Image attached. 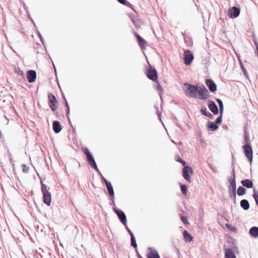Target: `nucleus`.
<instances>
[{"label":"nucleus","instance_id":"f257e3e1","mask_svg":"<svg viewBox=\"0 0 258 258\" xmlns=\"http://www.w3.org/2000/svg\"><path fill=\"white\" fill-rule=\"evenodd\" d=\"M184 85L186 86V95L190 97L197 98L198 93L199 92V87L188 83H185Z\"/></svg>","mask_w":258,"mask_h":258},{"label":"nucleus","instance_id":"f03ea898","mask_svg":"<svg viewBox=\"0 0 258 258\" xmlns=\"http://www.w3.org/2000/svg\"><path fill=\"white\" fill-rule=\"evenodd\" d=\"M149 68L146 70L145 74L148 79L152 81H157L158 73L154 67L151 66L149 62Z\"/></svg>","mask_w":258,"mask_h":258},{"label":"nucleus","instance_id":"7ed1b4c3","mask_svg":"<svg viewBox=\"0 0 258 258\" xmlns=\"http://www.w3.org/2000/svg\"><path fill=\"white\" fill-rule=\"evenodd\" d=\"M194 173L192 168L189 166H184L182 168V175L184 179L188 182H191L190 175Z\"/></svg>","mask_w":258,"mask_h":258},{"label":"nucleus","instance_id":"20e7f679","mask_svg":"<svg viewBox=\"0 0 258 258\" xmlns=\"http://www.w3.org/2000/svg\"><path fill=\"white\" fill-rule=\"evenodd\" d=\"M245 156L247 158L248 161L251 163L253 159V151L251 144L244 145L242 147Z\"/></svg>","mask_w":258,"mask_h":258},{"label":"nucleus","instance_id":"39448f33","mask_svg":"<svg viewBox=\"0 0 258 258\" xmlns=\"http://www.w3.org/2000/svg\"><path fill=\"white\" fill-rule=\"evenodd\" d=\"M48 105L51 110L55 111L58 107V101L55 96L50 93H48Z\"/></svg>","mask_w":258,"mask_h":258},{"label":"nucleus","instance_id":"423d86ee","mask_svg":"<svg viewBox=\"0 0 258 258\" xmlns=\"http://www.w3.org/2000/svg\"><path fill=\"white\" fill-rule=\"evenodd\" d=\"M113 210L117 215L120 222L124 226H126V224L127 223V219L125 213L121 210L117 209L116 207H113Z\"/></svg>","mask_w":258,"mask_h":258},{"label":"nucleus","instance_id":"0eeeda50","mask_svg":"<svg viewBox=\"0 0 258 258\" xmlns=\"http://www.w3.org/2000/svg\"><path fill=\"white\" fill-rule=\"evenodd\" d=\"M236 176L235 173L234 167L232 168L231 177H228V180L230 183L228 185V191L236 190Z\"/></svg>","mask_w":258,"mask_h":258},{"label":"nucleus","instance_id":"6e6552de","mask_svg":"<svg viewBox=\"0 0 258 258\" xmlns=\"http://www.w3.org/2000/svg\"><path fill=\"white\" fill-rule=\"evenodd\" d=\"M240 13V9L239 7L233 6L230 7L227 12V16L231 19L238 17Z\"/></svg>","mask_w":258,"mask_h":258},{"label":"nucleus","instance_id":"1a4fd4ad","mask_svg":"<svg viewBox=\"0 0 258 258\" xmlns=\"http://www.w3.org/2000/svg\"><path fill=\"white\" fill-rule=\"evenodd\" d=\"M184 53V63L186 66H189L194 58V55L189 49L185 50Z\"/></svg>","mask_w":258,"mask_h":258},{"label":"nucleus","instance_id":"9d476101","mask_svg":"<svg viewBox=\"0 0 258 258\" xmlns=\"http://www.w3.org/2000/svg\"><path fill=\"white\" fill-rule=\"evenodd\" d=\"M84 153L86 155L87 161L89 166L96 165V162L94 158L87 148L85 149Z\"/></svg>","mask_w":258,"mask_h":258},{"label":"nucleus","instance_id":"9b49d317","mask_svg":"<svg viewBox=\"0 0 258 258\" xmlns=\"http://www.w3.org/2000/svg\"><path fill=\"white\" fill-rule=\"evenodd\" d=\"M205 84L212 93H215L217 91V85L212 79H207L205 80Z\"/></svg>","mask_w":258,"mask_h":258},{"label":"nucleus","instance_id":"f8f14e48","mask_svg":"<svg viewBox=\"0 0 258 258\" xmlns=\"http://www.w3.org/2000/svg\"><path fill=\"white\" fill-rule=\"evenodd\" d=\"M208 107L213 115H217L219 113V108L214 101L209 100L208 101Z\"/></svg>","mask_w":258,"mask_h":258},{"label":"nucleus","instance_id":"ddd939ff","mask_svg":"<svg viewBox=\"0 0 258 258\" xmlns=\"http://www.w3.org/2000/svg\"><path fill=\"white\" fill-rule=\"evenodd\" d=\"M26 76L28 82L32 83L35 82L37 77L35 71L32 70L28 71L26 73Z\"/></svg>","mask_w":258,"mask_h":258},{"label":"nucleus","instance_id":"4468645a","mask_svg":"<svg viewBox=\"0 0 258 258\" xmlns=\"http://www.w3.org/2000/svg\"><path fill=\"white\" fill-rule=\"evenodd\" d=\"M134 35L136 37L138 44L142 49H145L146 45H147L146 41L139 34L136 32H134Z\"/></svg>","mask_w":258,"mask_h":258},{"label":"nucleus","instance_id":"2eb2a0df","mask_svg":"<svg viewBox=\"0 0 258 258\" xmlns=\"http://www.w3.org/2000/svg\"><path fill=\"white\" fill-rule=\"evenodd\" d=\"M43 202L47 206H50L51 202V195L49 191L42 192Z\"/></svg>","mask_w":258,"mask_h":258},{"label":"nucleus","instance_id":"dca6fc26","mask_svg":"<svg viewBox=\"0 0 258 258\" xmlns=\"http://www.w3.org/2000/svg\"><path fill=\"white\" fill-rule=\"evenodd\" d=\"M247 124H245L243 127L244 132V141L245 142L244 145L251 144V141L250 140L249 133L247 127Z\"/></svg>","mask_w":258,"mask_h":258},{"label":"nucleus","instance_id":"f3484780","mask_svg":"<svg viewBox=\"0 0 258 258\" xmlns=\"http://www.w3.org/2000/svg\"><path fill=\"white\" fill-rule=\"evenodd\" d=\"M148 249L149 251L147 253V258H161L156 250L152 247H148Z\"/></svg>","mask_w":258,"mask_h":258},{"label":"nucleus","instance_id":"a211bd4d","mask_svg":"<svg viewBox=\"0 0 258 258\" xmlns=\"http://www.w3.org/2000/svg\"><path fill=\"white\" fill-rule=\"evenodd\" d=\"M52 127L55 133L58 134L61 131L62 127L59 121L54 120L53 121Z\"/></svg>","mask_w":258,"mask_h":258},{"label":"nucleus","instance_id":"6ab92c4d","mask_svg":"<svg viewBox=\"0 0 258 258\" xmlns=\"http://www.w3.org/2000/svg\"><path fill=\"white\" fill-rule=\"evenodd\" d=\"M236 55L237 56V58H238V61L239 63L240 69H241L242 71L243 72L244 76L246 78L248 79L249 76H248V72H247L246 68L244 66V64L240 58V55H238L237 54H236Z\"/></svg>","mask_w":258,"mask_h":258},{"label":"nucleus","instance_id":"aec40b11","mask_svg":"<svg viewBox=\"0 0 258 258\" xmlns=\"http://www.w3.org/2000/svg\"><path fill=\"white\" fill-rule=\"evenodd\" d=\"M225 258H236L234 252L231 248L225 249Z\"/></svg>","mask_w":258,"mask_h":258},{"label":"nucleus","instance_id":"412c9836","mask_svg":"<svg viewBox=\"0 0 258 258\" xmlns=\"http://www.w3.org/2000/svg\"><path fill=\"white\" fill-rule=\"evenodd\" d=\"M206 126L210 131H215L219 128V126L217 124L211 121L207 122Z\"/></svg>","mask_w":258,"mask_h":258},{"label":"nucleus","instance_id":"4be33fe9","mask_svg":"<svg viewBox=\"0 0 258 258\" xmlns=\"http://www.w3.org/2000/svg\"><path fill=\"white\" fill-rule=\"evenodd\" d=\"M241 184L243 187L247 188H251L253 187V183L252 181L248 179H243L241 181Z\"/></svg>","mask_w":258,"mask_h":258},{"label":"nucleus","instance_id":"5701e85b","mask_svg":"<svg viewBox=\"0 0 258 258\" xmlns=\"http://www.w3.org/2000/svg\"><path fill=\"white\" fill-rule=\"evenodd\" d=\"M249 233L253 238L258 237V227L253 226L249 229Z\"/></svg>","mask_w":258,"mask_h":258},{"label":"nucleus","instance_id":"b1692460","mask_svg":"<svg viewBox=\"0 0 258 258\" xmlns=\"http://www.w3.org/2000/svg\"><path fill=\"white\" fill-rule=\"evenodd\" d=\"M106 186L110 197L112 199H114V192L111 182L106 183Z\"/></svg>","mask_w":258,"mask_h":258},{"label":"nucleus","instance_id":"393cba45","mask_svg":"<svg viewBox=\"0 0 258 258\" xmlns=\"http://www.w3.org/2000/svg\"><path fill=\"white\" fill-rule=\"evenodd\" d=\"M241 207L244 210H247L249 209L250 206L248 200L246 199L242 200L240 202Z\"/></svg>","mask_w":258,"mask_h":258},{"label":"nucleus","instance_id":"a878e982","mask_svg":"<svg viewBox=\"0 0 258 258\" xmlns=\"http://www.w3.org/2000/svg\"><path fill=\"white\" fill-rule=\"evenodd\" d=\"M183 236L184 237V239L187 242H191L193 240V237L191 236V235L189 233V232L185 230L183 232Z\"/></svg>","mask_w":258,"mask_h":258},{"label":"nucleus","instance_id":"bb28decb","mask_svg":"<svg viewBox=\"0 0 258 258\" xmlns=\"http://www.w3.org/2000/svg\"><path fill=\"white\" fill-rule=\"evenodd\" d=\"M199 91H201L204 94V95L206 96V97L208 99L210 97L211 95L209 92L208 90L206 88V87L204 85H201L199 87Z\"/></svg>","mask_w":258,"mask_h":258},{"label":"nucleus","instance_id":"cd10ccee","mask_svg":"<svg viewBox=\"0 0 258 258\" xmlns=\"http://www.w3.org/2000/svg\"><path fill=\"white\" fill-rule=\"evenodd\" d=\"M216 101L218 103V105L219 106V112L220 113V114H221V115L223 114L224 105H223L222 100L219 98H216Z\"/></svg>","mask_w":258,"mask_h":258},{"label":"nucleus","instance_id":"c85d7f7f","mask_svg":"<svg viewBox=\"0 0 258 258\" xmlns=\"http://www.w3.org/2000/svg\"><path fill=\"white\" fill-rule=\"evenodd\" d=\"M184 41L187 46L189 47L192 45V40L190 36L184 35Z\"/></svg>","mask_w":258,"mask_h":258},{"label":"nucleus","instance_id":"c756f323","mask_svg":"<svg viewBox=\"0 0 258 258\" xmlns=\"http://www.w3.org/2000/svg\"><path fill=\"white\" fill-rule=\"evenodd\" d=\"M236 192L238 196H242L246 194V189L243 186H240L238 187Z\"/></svg>","mask_w":258,"mask_h":258},{"label":"nucleus","instance_id":"7c9ffc66","mask_svg":"<svg viewBox=\"0 0 258 258\" xmlns=\"http://www.w3.org/2000/svg\"><path fill=\"white\" fill-rule=\"evenodd\" d=\"M117 1L120 4H122L124 6H125L127 7L130 8L133 11H135V10L134 9V8H133V5L132 4H131L130 3H129L128 2H127L126 0H117Z\"/></svg>","mask_w":258,"mask_h":258},{"label":"nucleus","instance_id":"2f4dec72","mask_svg":"<svg viewBox=\"0 0 258 258\" xmlns=\"http://www.w3.org/2000/svg\"><path fill=\"white\" fill-rule=\"evenodd\" d=\"M180 187L181 193L184 195H186L187 192V186L186 184L180 183Z\"/></svg>","mask_w":258,"mask_h":258},{"label":"nucleus","instance_id":"473e14b6","mask_svg":"<svg viewBox=\"0 0 258 258\" xmlns=\"http://www.w3.org/2000/svg\"><path fill=\"white\" fill-rule=\"evenodd\" d=\"M252 197L255 200L256 205H258V191L255 189V188H254L253 189Z\"/></svg>","mask_w":258,"mask_h":258},{"label":"nucleus","instance_id":"72a5a7b5","mask_svg":"<svg viewBox=\"0 0 258 258\" xmlns=\"http://www.w3.org/2000/svg\"><path fill=\"white\" fill-rule=\"evenodd\" d=\"M64 105H65V106L67 108L66 113H67V117H68V120H69L70 123H71L70 119L69 117V115L70 112V107H69V104H68V102L67 99H65Z\"/></svg>","mask_w":258,"mask_h":258},{"label":"nucleus","instance_id":"f704fd0d","mask_svg":"<svg viewBox=\"0 0 258 258\" xmlns=\"http://www.w3.org/2000/svg\"><path fill=\"white\" fill-rule=\"evenodd\" d=\"M175 160L177 161V162H178L179 163H180L182 166H186V162L182 159L178 155H176L175 157Z\"/></svg>","mask_w":258,"mask_h":258},{"label":"nucleus","instance_id":"c9c22d12","mask_svg":"<svg viewBox=\"0 0 258 258\" xmlns=\"http://www.w3.org/2000/svg\"><path fill=\"white\" fill-rule=\"evenodd\" d=\"M197 98L204 100H205L208 99L206 97V96L204 95V93L202 92L201 91H199V92H198Z\"/></svg>","mask_w":258,"mask_h":258},{"label":"nucleus","instance_id":"e433bc0d","mask_svg":"<svg viewBox=\"0 0 258 258\" xmlns=\"http://www.w3.org/2000/svg\"><path fill=\"white\" fill-rule=\"evenodd\" d=\"M131 245L135 248L137 249V244L136 242V240L135 236H132L131 237Z\"/></svg>","mask_w":258,"mask_h":258},{"label":"nucleus","instance_id":"4c0bfd02","mask_svg":"<svg viewBox=\"0 0 258 258\" xmlns=\"http://www.w3.org/2000/svg\"><path fill=\"white\" fill-rule=\"evenodd\" d=\"M236 190L228 191L229 198L231 199L236 198Z\"/></svg>","mask_w":258,"mask_h":258},{"label":"nucleus","instance_id":"58836bf2","mask_svg":"<svg viewBox=\"0 0 258 258\" xmlns=\"http://www.w3.org/2000/svg\"><path fill=\"white\" fill-rule=\"evenodd\" d=\"M222 116L223 114H220L219 116L216 118L215 123L217 124L218 126L222 123Z\"/></svg>","mask_w":258,"mask_h":258},{"label":"nucleus","instance_id":"ea45409f","mask_svg":"<svg viewBox=\"0 0 258 258\" xmlns=\"http://www.w3.org/2000/svg\"><path fill=\"white\" fill-rule=\"evenodd\" d=\"M226 226L231 231H233V232H236L237 231V229L236 227H234V226H232L231 224H226Z\"/></svg>","mask_w":258,"mask_h":258},{"label":"nucleus","instance_id":"a19ab883","mask_svg":"<svg viewBox=\"0 0 258 258\" xmlns=\"http://www.w3.org/2000/svg\"><path fill=\"white\" fill-rule=\"evenodd\" d=\"M22 167H23L22 170L24 173H28L29 171V167L26 165L25 164H23L22 165Z\"/></svg>","mask_w":258,"mask_h":258},{"label":"nucleus","instance_id":"79ce46f5","mask_svg":"<svg viewBox=\"0 0 258 258\" xmlns=\"http://www.w3.org/2000/svg\"><path fill=\"white\" fill-rule=\"evenodd\" d=\"M181 221L184 223L185 225H188L189 223L187 219V217L184 216H180Z\"/></svg>","mask_w":258,"mask_h":258},{"label":"nucleus","instance_id":"37998d69","mask_svg":"<svg viewBox=\"0 0 258 258\" xmlns=\"http://www.w3.org/2000/svg\"><path fill=\"white\" fill-rule=\"evenodd\" d=\"M37 35H38V37L39 38V39H40V40L41 42H42V43L44 47H45V44H46V43H45V41H44V39H43V38L42 36L41 35V33H40L39 31H38V32H37Z\"/></svg>","mask_w":258,"mask_h":258},{"label":"nucleus","instance_id":"c03bdc74","mask_svg":"<svg viewBox=\"0 0 258 258\" xmlns=\"http://www.w3.org/2000/svg\"><path fill=\"white\" fill-rule=\"evenodd\" d=\"M90 166L91 168H93L96 172H97L100 175V176L102 178V176H103V175L101 174V173L100 172V170H99L96 163V165H92V166Z\"/></svg>","mask_w":258,"mask_h":258},{"label":"nucleus","instance_id":"a18cd8bd","mask_svg":"<svg viewBox=\"0 0 258 258\" xmlns=\"http://www.w3.org/2000/svg\"><path fill=\"white\" fill-rule=\"evenodd\" d=\"M90 166L91 168H93L96 172H97L100 175V176L102 178V176H103V175L101 174V173L100 172V170H99L96 163V165H92V166Z\"/></svg>","mask_w":258,"mask_h":258},{"label":"nucleus","instance_id":"49530a36","mask_svg":"<svg viewBox=\"0 0 258 258\" xmlns=\"http://www.w3.org/2000/svg\"><path fill=\"white\" fill-rule=\"evenodd\" d=\"M90 166L91 168H93L96 172H97L100 175V176L102 178V176H103V175L101 174V173L100 172V170H99L96 163V165H92V166Z\"/></svg>","mask_w":258,"mask_h":258},{"label":"nucleus","instance_id":"de8ad7c7","mask_svg":"<svg viewBox=\"0 0 258 258\" xmlns=\"http://www.w3.org/2000/svg\"><path fill=\"white\" fill-rule=\"evenodd\" d=\"M228 243H229V245L233 248V249L237 251L238 250V247L235 244V243L233 241L230 242L228 241Z\"/></svg>","mask_w":258,"mask_h":258},{"label":"nucleus","instance_id":"09e8293b","mask_svg":"<svg viewBox=\"0 0 258 258\" xmlns=\"http://www.w3.org/2000/svg\"><path fill=\"white\" fill-rule=\"evenodd\" d=\"M200 112L204 115L205 116L208 112V111L207 110V109L206 107H203L200 109Z\"/></svg>","mask_w":258,"mask_h":258},{"label":"nucleus","instance_id":"8fccbe9b","mask_svg":"<svg viewBox=\"0 0 258 258\" xmlns=\"http://www.w3.org/2000/svg\"><path fill=\"white\" fill-rule=\"evenodd\" d=\"M41 191H42V193L44 192H45V191H47L48 190L47 189V185L46 184L43 183V182L42 181H41Z\"/></svg>","mask_w":258,"mask_h":258},{"label":"nucleus","instance_id":"3c124183","mask_svg":"<svg viewBox=\"0 0 258 258\" xmlns=\"http://www.w3.org/2000/svg\"><path fill=\"white\" fill-rule=\"evenodd\" d=\"M125 227V228L127 231V232L128 233V234L130 235L131 236V237H132V236H135L133 233L131 231V230L129 229V228L127 227V223L126 224V226H124Z\"/></svg>","mask_w":258,"mask_h":258},{"label":"nucleus","instance_id":"603ef678","mask_svg":"<svg viewBox=\"0 0 258 258\" xmlns=\"http://www.w3.org/2000/svg\"><path fill=\"white\" fill-rule=\"evenodd\" d=\"M209 167H210V168L211 169V170L215 173H217V168L213 166L212 164H209Z\"/></svg>","mask_w":258,"mask_h":258},{"label":"nucleus","instance_id":"864d4df0","mask_svg":"<svg viewBox=\"0 0 258 258\" xmlns=\"http://www.w3.org/2000/svg\"><path fill=\"white\" fill-rule=\"evenodd\" d=\"M157 83H156V89L157 90H160V91H162L163 90V88L162 87V86H161V85L159 84V83L158 82H157V81H156Z\"/></svg>","mask_w":258,"mask_h":258},{"label":"nucleus","instance_id":"5fc2aeb1","mask_svg":"<svg viewBox=\"0 0 258 258\" xmlns=\"http://www.w3.org/2000/svg\"><path fill=\"white\" fill-rule=\"evenodd\" d=\"M205 116L209 117L211 119H213L214 118L213 115H212L210 112L208 111L207 114L205 115Z\"/></svg>","mask_w":258,"mask_h":258},{"label":"nucleus","instance_id":"6e6d98bb","mask_svg":"<svg viewBox=\"0 0 258 258\" xmlns=\"http://www.w3.org/2000/svg\"><path fill=\"white\" fill-rule=\"evenodd\" d=\"M253 41L254 44L255 45L256 48H257V46H258V42H257V39L255 37H254L253 38Z\"/></svg>","mask_w":258,"mask_h":258},{"label":"nucleus","instance_id":"4d7b16f0","mask_svg":"<svg viewBox=\"0 0 258 258\" xmlns=\"http://www.w3.org/2000/svg\"><path fill=\"white\" fill-rule=\"evenodd\" d=\"M101 179L105 183V184H106V183L107 184L110 182L103 176H102Z\"/></svg>","mask_w":258,"mask_h":258},{"label":"nucleus","instance_id":"13d9d810","mask_svg":"<svg viewBox=\"0 0 258 258\" xmlns=\"http://www.w3.org/2000/svg\"><path fill=\"white\" fill-rule=\"evenodd\" d=\"M136 253H137V257L138 258H143L141 255L139 253L138 250L137 249H136Z\"/></svg>","mask_w":258,"mask_h":258},{"label":"nucleus","instance_id":"bf43d9fd","mask_svg":"<svg viewBox=\"0 0 258 258\" xmlns=\"http://www.w3.org/2000/svg\"><path fill=\"white\" fill-rule=\"evenodd\" d=\"M156 109H157V112H156L157 114V115L158 116V117H159V116H160V113H159V110L158 107H156Z\"/></svg>","mask_w":258,"mask_h":258},{"label":"nucleus","instance_id":"052dcab7","mask_svg":"<svg viewBox=\"0 0 258 258\" xmlns=\"http://www.w3.org/2000/svg\"><path fill=\"white\" fill-rule=\"evenodd\" d=\"M112 202L110 203L111 205L115 206L114 199L111 198Z\"/></svg>","mask_w":258,"mask_h":258},{"label":"nucleus","instance_id":"680f3d73","mask_svg":"<svg viewBox=\"0 0 258 258\" xmlns=\"http://www.w3.org/2000/svg\"><path fill=\"white\" fill-rule=\"evenodd\" d=\"M231 200H233V203L234 205H237L236 199H231Z\"/></svg>","mask_w":258,"mask_h":258},{"label":"nucleus","instance_id":"e2e57ef3","mask_svg":"<svg viewBox=\"0 0 258 258\" xmlns=\"http://www.w3.org/2000/svg\"><path fill=\"white\" fill-rule=\"evenodd\" d=\"M2 137H3V135L2 134V133L1 132V131L0 130V138H2Z\"/></svg>","mask_w":258,"mask_h":258},{"label":"nucleus","instance_id":"0e129e2a","mask_svg":"<svg viewBox=\"0 0 258 258\" xmlns=\"http://www.w3.org/2000/svg\"><path fill=\"white\" fill-rule=\"evenodd\" d=\"M223 127L224 128H225V129H226V130H228V126H227L226 125H225V126H223Z\"/></svg>","mask_w":258,"mask_h":258},{"label":"nucleus","instance_id":"69168bd1","mask_svg":"<svg viewBox=\"0 0 258 258\" xmlns=\"http://www.w3.org/2000/svg\"><path fill=\"white\" fill-rule=\"evenodd\" d=\"M62 97H63L64 101H65V99H66V98L65 97V96H64V95L63 94H62Z\"/></svg>","mask_w":258,"mask_h":258},{"label":"nucleus","instance_id":"338daca9","mask_svg":"<svg viewBox=\"0 0 258 258\" xmlns=\"http://www.w3.org/2000/svg\"><path fill=\"white\" fill-rule=\"evenodd\" d=\"M53 68H54V69L55 72V73H56V68H55V66H54V63H53Z\"/></svg>","mask_w":258,"mask_h":258},{"label":"nucleus","instance_id":"774afa93","mask_svg":"<svg viewBox=\"0 0 258 258\" xmlns=\"http://www.w3.org/2000/svg\"><path fill=\"white\" fill-rule=\"evenodd\" d=\"M10 160L11 162L12 163L13 160L11 157L10 158Z\"/></svg>","mask_w":258,"mask_h":258}]
</instances>
